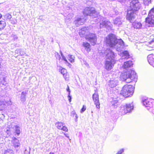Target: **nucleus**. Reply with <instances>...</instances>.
<instances>
[{
	"label": "nucleus",
	"mask_w": 154,
	"mask_h": 154,
	"mask_svg": "<svg viewBox=\"0 0 154 154\" xmlns=\"http://www.w3.org/2000/svg\"><path fill=\"white\" fill-rule=\"evenodd\" d=\"M106 42L108 46L114 48L118 51H121L124 47L123 40L121 39H117L116 35L113 34H110L106 37Z\"/></svg>",
	"instance_id": "1"
},
{
	"label": "nucleus",
	"mask_w": 154,
	"mask_h": 154,
	"mask_svg": "<svg viewBox=\"0 0 154 154\" xmlns=\"http://www.w3.org/2000/svg\"><path fill=\"white\" fill-rule=\"evenodd\" d=\"M105 53L107 57L105 63V68L109 70L112 68L116 63L115 57L116 54L109 48L107 49Z\"/></svg>",
	"instance_id": "2"
},
{
	"label": "nucleus",
	"mask_w": 154,
	"mask_h": 154,
	"mask_svg": "<svg viewBox=\"0 0 154 154\" xmlns=\"http://www.w3.org/2000/svg\"><path fill=\"white\" fill-rule=\"evenodd\" d=\"M121 77L124 81L127 83H129L133 81L135 82L137 79L136 73L134 71L131 70L122 73L121 75Z\"/></svg>",
	"instance_id": "3"
},
{
	"label": "nucleus",
	"mask_w": 154,
	"mask_h": 154,
	"mask_svg": "<svg viewBox=\"0 0 154 154\" xmlns=\"http://www.w3.org/2000/svg\"><path fill=\"white\" fill-rule=\"evenodd\" d=\"M134 87L131 85H126L124 86L120 94L125 97L131 96L133 94Z\"/></svg>",
	"instance_id": "4"
},
{
	"label": "nucleus",
	"mask_w": 154,
	"mask_h": 154,
	"mask_svg": "<svg viewBox=\"0 0 154 154\" xmlns=\"http://www.w3.org/2000/svg\"><path fill=\"white\" fill-rule=\"evenodd\" d=\"M145 22L149 26H154V7L149 11L147 17L145 19Z\"/></svg>",
	"instance_id": "5"
},
{
	"label": "nucleus",
	"mask_w": 154,
	"mask_h": 154,
	"mask_svg": "<svg viewBox=\"0 0 154 154\" xmlns=\"http://www.w3.org/2000/svg\"><path fill=\"white\" fill-rule=\"evenodd\" d=\"M83 14L85 16L89 15L92 18H96L97 16L94 8L91 7L85 8L83 11Z\"/></svg>",
	"instance_id": "6"
},
{
	"label": "nucleus",
	"mask_w": 154,
	"mask_h": 154,
	"mask_svg": "<svg viewBox=\"0 0 154 154\" xmlns=\"http://www.w3.org/2000/svg\"><path fill=\"white\" fill-rule=\"evenodd\" d=\"M140 7L141 5L138 0H133L130 2L128 9L137 12Z\"/></svg>",
	"instance_id": "7"
},
{
	"label": "nucleus",
	"mask_w": 154,
	"mask_h": 154,
	"mask_svg": "<svg viewBox=\"0 0 154 154\" xmlns=\"http://www.w3.org/2000/svg\"><path fill=\"white\" fill-rule=\"evenodd\" d=\"M137 12L128 9L126 15V19L129 22L132 23L135 20Z\"/></svg>",
	"instance_id": "8"
},
{
	"label": "nucleus",
	"mask_w": 154,
	"mask_h": 154,
	"mask_svg": "<svg viewBox=\"0 0 154 154\" xmlns=\"http://www.w3.org/2000/svg\"><path fill=\"white\" fill-rule=\"evenodd\" d=\"M85 38L89 42H91V45H94L97 42V36L96 35L93 33L90 32L85 35Z\"/></svg>",
	"instance_id": "9"
},
{
	"label": "nucleus",
	"mask_w": 154,
	"mask_h": 154,
	"mask_svg": "<svg viewBox=\"0 0 154 154\" xmlns=\"http://www.w3.org/2000/svg\"><path fill=\"white\" fill-rule=\"evenodd\" d=\"M112 25L111 23L108 20H104L100 23V28H106L108 30H111Z\"/></svg>",
	"instance_id": "10"
},
{
	"label": "nucleus",
	"mask_w": 154,
	"mask_h": 154,
	"mask_svg": "<svg viewBox=\"0 0 154 154\" xmlns=\"http://www.w3.org/2000/svg\"><path fill=\"white\" fill-rule=\"evenodd\" d=\"M152 99L146 97H142L141 99V103L143 106H151Z\"/></svg>",
	"instance_id": "11"
},
{
	"label": "nucleus",
	"mask_w": 154,
	"mask_h": 154,
	"mask_svg": "<svg viewBox=\"0 0 154 154\" xmlns=\"http://www.w3.org/2000/svg\"><path fill=\"white\" fill-rule=\"evenodd\" d=\"M13 144V146L14 147L15 150L17 151L20 148V143L19 140L16 137H14L12 140Z\"/></svg>",
	"instance_id": "12"
},
{
	"label": "nucleus",
	"mask_w": 154,
	"mask_h": 154,
	"mask_svg": "<svg viewBox=\"0 0 154 154\" xmlns=\"http://www.w3.org/2000/svg\"><path fill=\"white\" fill-rule=\"evenodd\" d=\"M85 21V19L84 18L77 17L74 21L73 23L77 27H78L80 25H83Z\"/></svg>",
	"instance_id": "13"
},
{
	"label": "nucleus",
	"mask_w": 154,
	"mask_h": 154,
	"mask_svg": "<svg viewBox=\"0 0 154 154\" xmlns=\"http://www.w3.org/2000/svg\"><path fill=\"white\" fill-rule=\"evenodd\" d=\"M113 22L115 25L119 26L122 24L123 20L122 18L120 17H117L113 20Z\"/></svg>",
	"instance_id": "14"
},
{
	"label": "nucleus",
	"mask_w": 154,
	"mask_h": 154,
	"mask_svg": "<svg viewBox=\"0 0 154 154\" xmlns=\"http://www.w3.org/2000/svg\"><path fill=\"white\" fill-rule=\"evenodd\" d=\"M134 106H121V109L123 110L124 112L126 114L128 113H130L134 109Z\"/></svg>",
	"instance_id": "15"
},
{
	"label": "nucleus",
	"mask_w": 154,
	"mask_h": 154,
	"mask_svg": "<svg viewBox=\"0 0 154 154\" xmlns=\"http://www.w3.org/2000/svg\"><path fill=\"white\" fill-rule=\"evenodd\" d=\"M147 60L149 63L154 67V55L151 54L147 56Z\"/></svg>",
	"instance_id": "16"
},
{
	"label": "nucleus",
	"mask_w": 154,
	"mask_h": 154,
	"mask_svg": "<svg viewBox=\"0 0 154 154\" xmlns=\"http://www.w3.org/2000/svg\"><path fill=\"white\" fill-rule=\"evenodd\" d=\"M118 80L116 79H113L109 81V85L111 88L115 87L118 84Z\"/></svg>",
	"instance_id": "17"
},
{
	"label": "nucleus",
	"mask_w": 154,
	"mask_h": 154,
	"mask_svg": "<svg viewBox=\"0 0 154 154\" xmlns=\"http://www.w3.org/2000/svg\"><path fill=\"white\" fill-rule=\"evenodd\" d=\"M98 95L97 94L94 93L92 96L93 99L96 106H100Z\"/></svg>",
	"instance_id": "18"
},
{
	"label": "nucleus",
	"mask_w": 154,
	"mask_h": 154,
	"mask_svg": "<svg viewBox=\"0 0 154 154\" xmlns=\"http://www.w3.org/2000/svg\"><path fill=\"white\" fill-rule=\"evenodd\" d=\"M133 65L132 61L131 60H129L125 62L123 65V67L124 69H128L132 67Z\"/></svg>",
	"instance_id": "19"
},
{
	"label": "nucleus",
	"mask_w": 154,
	"mask_h": 154,
	"mask_svg": "<svg viewBox=\"0 0 154 154\" xmlns=\"http://www.w3.org/2000/svg\"><path fill=\"white\" fill-rule=\"evenodd\" d=\"M121 56L123 59H128L130 57V55L128 52L127 51H125L121 52Z\"/></svg>",
	"instance_id": "20"
},
{
	"label": "nucleus",
	"mask_w": 154,
	"mask_h": 154,
	"mask_svg": "<svg viewBox=\"0 0 154 154\" xmlns=\"http://www.w3.org/2000/svg\"><path fill=\"white\" fill-rule=\"evenodd\" d=\"M83 46L85 47V49L88 52L91 50V46L90 44L88 42H83Z\"/></svg>",
	"instance_id": "21"
},
{
	"label": "nucleus",
	"mask_w": 154,
	"mask_h": 154,
	"mask_svg": "<svg viewBox=\"0 0 154 154\" xmlns=\"http://www.w3.org/2000/svg\"><path fill=\"white\" fill-rule=\"evenodd\" d=\"M133 25L134 28L140 29L142 27L141 23L138 22H135L133 23Z\"/></svg>",
	"instance_id": "22"
},
{
	"label": "nucleus",
	"mask_w": 154,
	"mask_h": 154,
	"mask_svg": "<svg viewBox=\"0 0 154 154\" xmlns=\"http://www.w3.org/2000/svg\"><path fill=\"white\" fill-rule=\"evenodd\" d=\"M26 93L25 92L23 91L22 92L20 98V100L21 101L23 102L26 100Z\"/></svg>",
	"instance_id": "23"
},
{
	"label": "nucleus",
	"mask_w": 154,
	"mask_h": 154,
	"mask_svg": "<svg viewBox=\"0 0 154 154\" xmlns=\"http://www.w3.org/2000/svg\"><path fill=\"white\" fill-rule=\"evenodd\" d=\"M64 124L61 122H58L55 124V125L58 129L61 130Z\"/></svg>",
	"instance_id": "24"
},
{
	"label": "nucleus",
	"mask_w": 154,
	"mask_h": 154,
	"mask_svg": "<svg viewBox=\"0 0 154 154\" xmlns=\"http://www.w3.org/2000/svg\"><path fill=\"white\" fill-rule=\"evenodd\" d=\"M145 107L150 112L154 114V106H145Z\"/></svg>",
	"instance_id": "25"
},
{
	"label": "nucleus",
	"mask_w": 154,
	"mask_h": 154,
	"mask_svg": "<svg viewBox=\"0 0 154 154\" xmlns=\"http://www.w3.org/2000/svg\"><path fill=\"white\" fill-rule=\"evenodd\" d=\"M6 23L4 21H0V30L3 29L5 27Z\"/></svg>",
	"instance_id": "26"
},
{
	"label": "nucleus",
	"mask_w": 154,
	"mask_h": 154,
	"mask_svg": "<svg viewBox=\"0 0 154 154\" xmlns=\"http://www.w3.org/2000/svg\"><path fill=\"white\" fill-rule=\"evenodd\" d=\"M87 29L86 27L83 28L81 29V32H80V34L84 35L85 36V35L87 34L88 32H87L85 30Z\"/></svg>",
	"instance_id": "27"
},
{
	"label": "nucleus",
	"mask_w": 154,
	"mask_h": 154,
	"mask_svg": "<svg viewBox=\"0 0 154 154\" xmlns=\"http://www.w3.org/2000/svg\"><path fill=\"white\" fill-rule=\"evenodd\" d=\"M15 131L17 135H19L20 134V128L18 125H16L15 126Z\"/></svg>",
	"instance_id": "28"
},
{
	"label": "nucleus",
	"mask_w": 154,
	"mask_h": 154,
	"mask_svg": "<svg viewBox=\"0 0 154 154\" xmlns=\"http://www.w3.org/2000/svg\"><path fill=\"white\" fill-rule=\"evenodd\" d=\"M4 17L6 20H10L12 18L11 15L9 13H7L4 16Z\"/></svg>",
	"instance_id": "29"
},
{
	"label": "nucleus",
	"mask_w": 154,
	"mask_h": 154,
	"mask_svg": "<svg viewBox=\"0 0 154 154\" xmlns=\"http://www.w3.org/2000/svg\"><path fill=\"white\" fill-rule=\"evenodd\" d=\"M153 0H143L144 4L146 5H148Z\"/></svg>",
	"instance_id": "30"
},
{
	"label": "nucleus",
	"mask_w": 154,
	"mask_h": 154,
	"mask_svg": "<svg viewBox=\"0 0 154 154\" xmlns=\"http://www.w3.org/2000/svg\"><path fill=\"white\" fill-rule=\"evenodd\" d=\"M60 72L63 76L65 75L66 72V70L65 69L62 68L61 69H60Z\"/></svg>",
	"instance_id": "31"
},
{
	"label": "nucleus",
	"mask_w": 154,
	"mask_h": 154,
	"mask_svg": "<svg viewBox=\"0 0 154 154\" xmlns=\"http://www.w3.org/2000/svg\"><path fill=\"white\" fill-rule=\"evenodd\" d=\"M68 56L69 60L70 62L71 63L73 62H74V57H72V56L70 55H69Z\"/></svg>",
	"instance_id": "32"
},
{
	"label": "nucleus",
	"mask_w": 154,
	"mask_h": 154,
	"mask_svg": "<svg viewBox=\"0 0 154 154\" xmlns=\"http://www.w3.org/2000/svg\"><path fill=\"white\" fill-rule=\"evenodd\" d=\"M4 154H13V151L12 150H7L5 151Z\"/></svg>",
	"instance_id": "33"
},
{
	"label": "nucleus",
	"mask_w": 154,
	"mask_h": 154,
	"mask_svg": "<svg viewBox=\"0 0 154 154\" xmlns=\"http://www.w3.org/2000/svg\"><path fill=\"white\" fill-rule=\"evenodd\" d=\"M61 130L66 132L68 131V129L67 127L65 126V124H64V125L63 126Z\"/></svg>",
	"instance_id": "34"
},
{
	"label": "nucleus",
	"mask_w": 154,
	"mask_h": 154,
	"mask_svg": "<svg viewBox=\"0 0 154 154\" xmlns=\"http://www.w3.org/2000/svg\"><path fill=\"white\" fill-rule=\"evenodd\" d=\"M118 14V12H114L113 11V12L112 14H109V16L111 17H115L116 15H117Z\"/></svg>",
	"instance_id": "35"
},
{
	"label": "nucleus",
	"mask_w": 154,
	"mask_h": 154,
	"mask_svg": "<svg viewBox=\"0 0 154 154\" xmlns=\"http://www.w3.org/2000/svg\"><path fill=\"white\" fill-rule=\"evenodd\" d=\"M60 54L62 57V59L63 60L65 61V63L67 62V61H68L67 60L66 58L63 55V53L61 52V51H60Z\"/></svg>",
	"instance_id": "36"
},
{
	"label": "nucleus",
	"mask_w": 154,
	"mask_h": 154,
	"mask_svg": "<svg viewBox=\"0 0 154 154\" xmlns=\"http://www.w3.org/2000/svg\"><path fill=\"white\" fill-rule=\"evenodd\" d=\"M70 114L71 116L73 118L74 117V116H75L76 115H77L76 114L75 110H73V111H72Z\"/></svg>",
	"instance_id": "37"
},
{
	"label": "nucleus",
	"mask_w": 154,
	"mask_h": 154,
	"mask_svg": "<svg viewBox=\"0 0 154 154\" xmlns=\"http://www.w3.org/2000/svg\"><path fill=\"white\" fill-rule=\"evenodd\" d=\"M86 109L85 106H83L80 110V112L82 113Z\"/></svg>",
	"instance_id": "38"
},
{
	"label": "nucleus",
	"mask_w": 154,
	"mask_h": 154,
	"mask_svg": "<svg viewBox=\"0 0 154 154\" xmlns=\"http://www.w3.org/2000/svg\"><path fill=\"white\" fill-rule=\"evenodd\" d=\"M124 151V149H122L119 150L116 154H122Z\"/></svg>",
	"instance_id": "39"
},
{
	"label": "nucleus",
	"mask_w": 154,
	"mask_h": 154,
	"mask_svg": "<svg viewBox=\"0 0 154 154\" xmlns=\"http://www.w3.org/2000/svg\"><path fill=\"white\" fill-rule=\"evenodd\" d=\"M56 58L57 59L60 60L61 59V57L60 55L58 53H57V54L56 55Z\"/></svg>",
	"instance_id": "40"
},
{
	"label": "nucleus",
	"mask_w": 154,
	"mask_h": 154,
	"mask_svg": "<svg viewBox=\"0 0 154 154\" xmlns=\"http://www.w3.org/2000/svg\"><path fill=\"white\" fill-rule=\"evenodd\" d=\"M66 91L68 92V94H70V91L69 88V87L68 86H67V87L66 88Z\"/></svg>",
	"instance_id": "41"
},
{
	"label": "nucleus",
	"mask_w": 154,
	"mask_h": 154,
	"mask_svg": "<svg viewBox=\"0 0 154 154\" xmlns=\"http://www.w3.org/2000/svg\"><path fill=\"white\" fill-rule=\"evenodd\" d=\"M74 119L75 120V121L76 122H77L78 121V116L77 115H76L75 116H74Z\"/></svg>",
	"instance_id": "42"
},
{
	"label": "nucleus",
	"mask_w": 154,
	"mask_h": 154,
	"mask_svg": "<svg viewBox=\"0 0 154 154\" xmlns=\"http://www.w3.org/2000/svg\"><path fill=\"white\" fill-rule=\"evenodd\" d=\"M68 99L69 102H70L71 101L72 97H71V96H70V94H68Z\"/></svg>",
	"instance_id": "43"
},
{
	"label": "nucleus",
	"mask_w": 154,
	"mask_h": 154,
	"mask_svg": "<svg viewBox=\"0 0 154 154\" xmlns=\"http://www.w3.org/2000/svg\"><path fill=\"white\" fill-rule=\"evenodd\" d=\"M65 63L66 64V65L69 66L70 68L72 66L71 64L69 63L68 61L67 62Z\"/></svg>",
	"instance_id": "44"
},
{
	"label": "nucleus",
	"mask_w": 154,
	"mask_h": 154,
	"mask_svg": "<svg viewBox=\"0 0 154 154\" xmlns=\"http://www.w3.org/2000/svg\"><path fill=\"white\" fill-rule=\"evenodd\" d=\"M62 133H63L64 134L65 136L66 137H67L69 139V136L68 135V134H66L65 133H64L63 132H62Z\"/></svg>",
	"instance_id": "45"
},
{
	"label": "nucleus",
	"mask_w": 154,
	"mask_h": 154,
	"mask_svg": "<svg viewBox=\"0 0 154 154\" xmlns=\"http://www.w3.org/2000/svg\"><path fill=\"white\" fill-rule=\"evenodd\" d=\"M38 19L42 20H44V19H43V17L42 16H39Z\"/></svg>",
	"instance_id": "46"
},
{
	"label": "nucleus",
	"mask_w": 154,
	"mask_h": 154,
	"mask_svg": "<svg viewBox=\"0 0 154 154\" xmlns=\"http://www.w3.org/2000/svg\"><path fill=\"white\" fill-rule=\"evenodd\" d=\"M152 105L151 106H154V100L152 99L151 100Z\"/></svg>",
	"instance_id": "47"
},
{
	"label": "nucleus",
	"mask_w": 154,
	"mask_h": 154,
	"mask_svg": "<svg viewBox=\"0 0 154 154\" xmlns=\"http://www.w3.org/2000/svg\"><path fill=\"white\" fill-rule=\"evenodd\" d=\"M126 106H134V104L133 103H132L131 104H127Z\"/></svg>",
	"instance_id": "48"
},
{
	"label": "nucleus",
	"mask_w": 154,
	"mask_h": 154,
	"mask_svg": "<svg viewBox=\"0 0 154 154\" xmlns=\"http://www.w3.org/2000/svg\"><path fill=\"white\" fill-rule=\"evenodd\" d=\"M3 107L0 106V111H2L3 110L4 108Z\"/></svg>",
	"instance_id": "49"
},
{
	"label": "nucleus",
	"mask_w": 154,
	"mask_h": 154,
	"mask_svg": "<svg viewBox=\"0 0 154 154\" xmlns=\"http://www.w3.org/2000/svg\"><path fill=\"white\" fill-rule=\"evenodd\" d=\"M3 103L2 102H0V106H2V104H3Z\"/></svg>",
	"instance_id": "50"
},
{
	"label": "nucleus",
	"mask_w": 154,
	"mask_h": 154,
	"mask_svg": "<svg viewBox=\"0 0 154 154\" xmlns=\"http://www.w3.org/2000/svg\"><path fill=\"white\" fill-rule=\"evenodd\" d=\"M112 104L113 106H116V105H118L117 104L116 105L115 104H114L113 103H112Z\"/></svg>",
	"instance_id": "51"
},
{
	"label": "nucleus",
	"mask_w": 154,
	"mask_h": 154,
	"mask_svg": "<svg viewBox=\"0 0 154 154\" xmlns=\"http://www.w3.org/2000/svg\"><path fill=\"white\" fill-rule=\"evenodd\" d=\"M2 17V15L0 14V19Z\"/></svg>",
	"instance_id": "52"
},
{
	"label": "nucleus",
	"mask_w": 154,
	"mask_h": 154,
	"mask_svg": "<svg viewBox=\"0 0 154 154\" xmlns=\"http://www.w3.org/2000/svg\"><path fill=\"white\" fill-rule=\"evenodd\" d=\"M9 131L8 130H7V133L8 134V133H9Z\"/></svg>",
	"instance_id": "53"
},
{
	"label": "nucleus",
	"mask_w": 154,
	"mask_h": 154,
	"mask_svg": "<svg viewBox=\"0 0 154 154\" xmlns=\"http://www.w3.org/2000/svg\"><path fill=\"white\" fill-rule=\"evenodd\" d=\"M97 108V109H99L100 108V106H96Z\"/></svg>",
	"instance_id": "54"
},
{
	"label": "nucleus",
	"mask_w": 154,
	"mask_h": 154,
	"mask_svg": "<svg viewBox=\"0 0 154 154\" xmlns=\"http://www.w3.org/2000/svg\"><path fill=\"white\" fill-rule=\"evenodd\" d=\"M153 42V41H151V42H149V43H150V44H151V43H152V42Z\"/></svg>",
	"instance_id": "55"
},
{
	"label": "nucleus",
	"mask_w": 154,
	"mask_h": 154,
	"mask_svg": "<svg viewBox=\"0 0 154 154\" xmlns=\"http://www.w3.org/2000/svg\"><path fill=\"white\" fill-rule=\"evenodd\" d=\"M5 78H3V79L4 80H5Z\"/></svg>",
	"instance_id": "56"
},
{
	"label": "nucleus",
	"mask_w": 154,
	"mask_h": 154,
	"mask_svg": "<svg viewBox=\"0 0 154 154\" xmlns=\"http://www.w3.org/2000/svg\"><path fill=\"white\" fill-rule=\"evenodd\" d=\"M12 23V24H15V23H14H14Z\"/></svg>",
	"instance_id": "57"
},
{
	"label": "nucleus",
	"mask_w": 154,
	"mask_h": 154,
	"mask_svg": "<svg viewBox=\"0 0 154 154\" xmlns=\"http://www.w3.org/2000/svg\"><path fill=\"white\" fill-rule=\"evenodd\" d=\"M71 18H69V19L70 20V19H71Z\"/></svg>",
	"instance_id": "58"
}]
</instances>
